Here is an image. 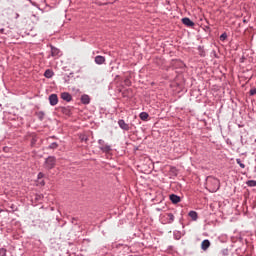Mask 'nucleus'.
<instances>
[{
  "instance_id": "nucleus-1",
  "label": "nucleus",
  "mask_w": 256,
  "mask_h": 256,
  "mask_svg": "<svg viewBox=\"0 0 256 256\" xmlns=\"http://www.w3.org/2000/svg\"><path fill=\"white\" fill-rule=\"evenodd\" d=\"M219 187H220L219 179L213 176H208L206 178V189H208L210 193H216V191H219Z\"/></svg>"
},
{
  "instance_id": "nucleus-2",
  "label": "nucleus",
  "mask_w": 256,
  "mask_h": 256,
  "mask_svg": "<svg viewBox=\"0 0 256 256\" xmlns=\"http://www.w3.org/2000/svg\"><path fill=\"white\" fill-rule=\"evenodd\" d=\"M57 163V159H55V157L53 156H49L44 163V167L45 169L51 170L53 168H55V164Z\"/></svg>"
},
{
  "instance_id": "nucleus-3",
  "label": "nucleus",
  "mask_w": 256,
  "mask_h": 256,
  "mask_svg": "<svg viewBox=\"0 0 256 256\" xmlns=\"http://www.w3.org/2000/svg\"><path fill=\"white\" fill-rule=\"evenodd\" d=\"M118 125L120 129H122L123 131H129L131 129V126L128 123H126L123 119L118 120Z\"/></svg>"
},
{
  "instance_id": "nucleus-4",
  "label": "nucleus",
  "mask_w": 256,
  "mask_h": 256,
  "mask_svg": "<svg viewBox=\"0 0 256 256\" xmlns=\"http://www.w3.org/2000/svg\"><path fill=\"white\" fill-rule=\"evenodd\" d=\"M49 103L52 105V107H55L57 103H59V98L57 97V94H51L49 96Z\"/></svg>"
},
{
  "instance_id": "nucleus-5",
  "label": "nucleus",
  "mask_w": 256,
  "mask_h": 256,
  "mask_svg": "<svg viewBox=\"0 0 256 256\" xmlns=\"http://www.w3.org/2000/svg\"><path fill=\"white\" fill-rule=\"evenodd\" d=\"M182 23H183V25H186V27H194L195 26V22L191 21V19H189V18H183Z\"/></svg>"
},
{
  "instance_id": "nucleus-6",
  "label": "nucleus",
  "mask_w": 256,
  "mask_h": 256,
  "mask_svg": "<svg viewBox=\"0 0 256 256\" xmlns=\"http://www.w3.org/2000/svg\"><path fill=\"white\" fill-rule=\"evenodd\" d=\"M209 247H211V242H210L209 240H204V241H202V243H201V249H202L203 251H207Z\"/></svg>"
},
{
  "instance_id": "nucleus-7",
  "label": "nucleus",
  "mask_w": 256,
  "mask_h": 256,
  "mask_svg": "<svg viewBox=\"0 0 256 256\" xmlns=\"http://www.w3.org/2000/svg\"><path fill=\"white\" fill-rule=\"evenodd\" d=\"M170 201L172 203H174V205H176L177 203H180L181 202V197L175 195V194H172L170 195Z\"/></svg>"
},
{
  "instance_id": "nucleus-8",
  "label": "nucleus",
  "mask_w": 256,
  "mask_h": 256,
  "mask_svg": "<svg viewBox=\"0 0 256 256\" xmlns=\"http://www.w3.org/2000/svg\"><path fill=\"white\" fill-rule=\"evenodd\" d=\"M105 63V57L104 56H96L95 57V64L96 65H103Z\"/></svg>"
},
{
  "instance_id": "nucleus-9",
  "label": "nucleus",
  "mask_w": 256,
  "mask_h": 256,
  "mask_svg": "<svg viewBox=\"0 0 256 256\" xmlns=\"http://www.w3.org/2000/svg\"><path fill=\"white\" fill-rule=\"evenodd\" d=\"M90 101H91V98H89V95H87V94L82 95L81 102L84 105H89Z\"/></svg>"
},
{
  "instance_id": "nucleus-10",
  "label": "nucleus",
  "mask_w": 256,
  "mask_h": 256,
  "mask_svg": "<svg viewBox=\"0 0 256 256\" xmlns=\"http://www.w3.org/2000/svg\"><path fill=\"white\" fill-rule=\"evenodd\" d=\"M61 99H63V101H71L72 97L71 94H69L68 92H64L61 94Z\"/></svg>"
},
{
  "instance_id": "nucleus-11",
  "label": "nucleus",
  "mask_w": 256,
  "mask_h": 256,
  "mask_svg": "<svg viewBox=\"0 0 256 256\" xmlns=\"http://www.w3.org/2000/svg\"><path fill=\"white\" fill-rule=\"evenodd\" d=\"M101 151H103V153H109V151H111V146L104 144L102 146H100Z\"/></svg>"
},
{
  "instance_id": "nucleus-12",
  "label": "nucleus",
  "mask_w": 256,
  "mask_h": 256,
  "mask_svg": "<svg viewBox=\"0 0 256 256\" xmlns=\"http://www.w3.org/2000/svg\"><path fill=\"white\" fill-rule=\"evenodd\" d=\"M167 223H173L175 221V216L171 213L166 214Z\"/></svg>"
},
{
  "instance_id": "nucleus-13",
  "label": "nucleus",
  "mask_w": 256,
  "mask_h": 256,
  "mask_svg": "<svg viewBox=\"0 0 256 256\" xmlns=\"http://www.w3.org/2000/svg\"><path fill=\"white\" fill-rule=\"evenodd\" d=\"M189 217H191L192 221H197V217H198L197 212L190 211L189 212Z\"/></svg>"
},
{
  "instance_id": "nucleus-14",
  "label": "nucleus",
  "mask_w": 256,
  "mask_h": 256,
  "mask_svg": "<svg viewBox=\"0 0 256 256\" xmlns=\"http://www.w3.org/2000/svg\"><path fill=\"white\" fill-rule=\"evenodd\" d=\"M51 55L52 57H57V55H59V49L52 47L51 48Z\"/></svg>"
},
{
  "instance_id": "nucleus-15",
  "label": "nucleus",
  "mask_w": 256,
  "mask_h": 256,
  "mask_svg": "<svg viewBox=\"0 0 256 256\" xmlns=\"http://www.w3.org/2000/svg\"><path fill=\"white\" fill-rule=\"evenodd\" d=\"M140 119L142 121H147V119H149V114H147L146 112L140 113Z\"/></svg>"
},
{
  "instance_id": "nucleus-16",
  "label": "nucleus",
  "mask_w": 256,
  "mask_h": 256,
  "mask_svg": "<svg viewBox=\"0 0 256 256\" xmlns=\"http://www.w3.org/2000/svg\"><path fill=\"white\" fill-rule=\"evenodd\" d=\"M44 76L46 77V79H51V77H53V71L46 70Z\"/></svg>"
},
{
  "instance_id": "nucleus-17",
  "label": "nucleus",
  "mask_w": 256,
  "mask_h": 256,
  "mask_svg": "<svg viewBox=\"0 0 256 256\" xmlns=\"http://www.w3.org/2000/svg\"><path fill=\"white\" fill-rule=\"evenodd\" d=\"M248 187H256V181L255 180H249L247 182Z\"/></svg>"
},
{
  "instance_id": "nucleus-18",
  "label": "nucleus",
  "mask_w": 256,
  "mask_h": 256,
  "mask_svg": "<svg viewBox=\"0 0 256 256\" xmlns=\"http://www.w3.org/2000/svg\"><path fill=\"white\" fill-rule=\"evenodd\" d=\"M236 163L241 167V169H245V164L241 162V159H236Z\"/></svg>"
},
{
  "instance_id": "nucleus-19",
  "label": "nucleus",
  "mask_w": 256,
  "mask_h": 256,
  "mask_svg": "<svg viewBox=\"0 0 256 256\" xmlns=\"http://www.w3.org/2000/svg\"><path fill=\"white\" fill-rule=\"evenodd\" d=\"M225 39H227V33H223V34L220 36V40H221V41H225Z\"/></svg>"
},
{
  "instance_id": "nucleus-20",
  "label": "nucleus",
  "mask_w": 256,
  "mask_h": 256,
  "mask_svg": "<svg viewBox=\"0 0 256 256\" xmlns=\"http://www.w3.org/2000/svg\"><path fill=\"white\" fill-rule=\"evenodd\" d=\"M58 145L57 143L53 142L52 144H50V149H57Z\"/></svg>"
},
{
  "instance_id": "nucleus-21",
  "label": "nucleus",
  "mask_w": 256,
  "mask_h": 256,
  "mask_svg": "<svg viewBox=\"0 0 256 256\" xmlns=\"http://www.w3.org/2000/svg\"><path fill=\"white\" fill-rule=\"evenodd\" d=\"M250 95H256V88L250 90Z\"/></svg>"
},
{
  "instance_id": "nucleus-22",
  "label": "nucleus",
  "mask_w": 256,
  "mask_h": 256,
  "mask_svg": "<svg viewBox=\"0 0 256 256\" xmlns=\"http://www.w3.org/2000/svg\"><path fill=\"white\" fill-rule=\"evenodd\" d=\"M98 143H99L100 147H103V145H105V141L101 140V139L98 141Z\"/></svg>"
},
{
  "instance_id": "nucleus-23",
  "label": "nucleus",
  "mask_w": 256,
  "mask_h": 256,
  "mask_svg": "<svg viewBox=\"0 0 256 256\" xmlns=\"http://www.w3.org/2000/svg\"><path fill=\"white\" fill-rule=\"evenodd\" d=\"M80 139H81V141H87V136L82 135V136H80Z\"/></svg>"
},
{
  "instance_id": "nucleus-24",
  "label": "nucleus",
  "mask_w": 256,
  "mask_h": 256,
  "mask_svg": "<svg viewBox=\"0 0 256 256\" xmlns=\"http://www.w3.org/2000/svg\"><path fill=\"white\" fill-rule=\"evenodd\" d=\"M38 179H43V173L40 172V173L38 174Z\"/></svg>"
},
{
  "instance_id": "nucleus-25",
  "label": "nucleus",
  "mask_w": 256,
  "mask_h": 256,
  "mask_svg": "<svg viewBox=\"0 0 256 256\" xmlns=\"http://www.w3.org/2000/svg\"><path fill=\"white\" fill-rule=\"evenodd\" d=\"M15 19H19V13L15 14Z\"/></svg>"
},
{
  "instance_id": "nucleus-26",
  "label": "nucleus",
  "mask_w": 256,
  "mask_h": 256,
  "mask_svg": "<svg viewBox=\"0 0 256 256\" xmlns=\"http://www.w3.org/2000/svg\"><path fill=\"white\" fill-rule=\"evenodd\" d=\"M2 255H5V250H1Z\"/></svg>"
}]
</instances>
